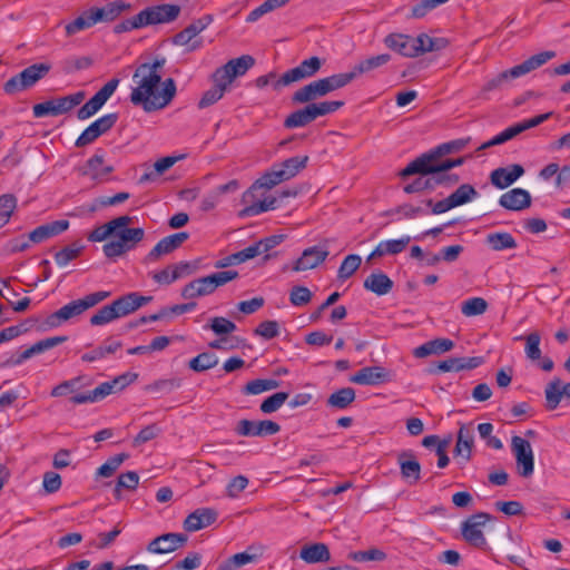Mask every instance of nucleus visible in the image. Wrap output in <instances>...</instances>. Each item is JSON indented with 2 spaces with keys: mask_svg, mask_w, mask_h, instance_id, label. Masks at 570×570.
<instances>
[{
  "mask_svg": "<svg viewBox=\"0 0 570 570\" xmlns=\"http://www.w3.org/2000/svg\"><path fill=\"white\" fill-rule=\"evenodd\" d=\"M165 63L164 57L156 58L154 62L140 63L132 75L136 87L131 90L130 102L140 106L146 112L164 109L176 95L177 88L173 78L161 82L160 71Z\"/></svg>",
  "mask_w": 570,
  "mask_h": 570,
  "instance_id": "1",
  "label": "nucleus"
},
{
  "mask_svg": "<svg viewBox=\"0 0 570 570\" xmlns=\"http://www.w3.org/2000/svg\"><path fill=\"white\" fill-rule=\"evenodd\" d=\"M111 295L108 291H98L90 293L82 298L75 299L60 307L58 311L47 316L45 325L49 328H56L63 323L79 317L89 308L95 307Z\"/></svg>",
  "mask_w": 570,
  "mask_h": 570,
  "instance_id": "2",
  "label": "nucleus"
},
{
  "mask_svg": "<svg viewBox=\"0 0 570 570\" xmlns=\"http://www.w3.org/2000/svg\"><path fill=\"white\" fill-rule=\"evenodd\" d=\"M554 57H556V52L551 51V50L542 51L537 55H533L530 58H528L527 60H524L523 62H521L520 65H517L508 70H504V71L500 72L499 75H497L495 77H493L492 79L488 80L484 83L482 91L488 92V91L501 89L502 86L504 83H507L509 80L519 78L521 76H524V75L540 68L541 66H543L544 63H547L549 60H551Z\"/></svg>",
  "mask_w": 570,
  "mask_h": 570,
  "instance_id": "3",
  "label": "nucleus"
},
{
  "mask_svg": "<svg viewBox=\"0 0 570 570\" xmlns=\"http://www.w3.org/2000/svg\"><path fill=\"white\" fill-rule=\"evenodd\" d=\"M345 102L343 100H332L305 105L303 108H299L291 112L284 119L283 126L286 129L305 127L315 121L318 117H323L335 112L336 110L342 108Z\"/></svg>",
  "mask_w": 570,
  "mask_h": 570,
  "instance_id": "4",
  "label": "nucleus"
},
{
  "mask_svg": "<svg viewBox=\"0 0 570 570\" xmlns=\"http://www.w3.org/2000/svg\"><path fill=\"white\" fill-rule=\"evenodd\" d=\"M116 239L107 242L102 246V252L108 258H116L125 255L137 247L145 238V230L141 227H118L114 233Z\"/></svg>",
  "mask_w": 570,
  "mask_h": 570,
  "instance_id": "5",
  "label": "nucleus"
},
{
  "mask_svg": "<svg viewBox=\"0 0 570 570\" xmlns=\"http://www.w3.org/2000/svg\"><path fill=\"white\" fill-rule=\"evenodd\" d=\"M51 70V65L47 62L33 63L24 68L21 72L14 75L3 83V91L7 95L32 88L39 80L43 79Z\"/></svg>",
  "mask_w": 570,
  "mask_h": 570,
  "instance_id": "6",
  "label": "nucleus"
},
{
  "mask_svg": "<svg viewBox=\"0 0 570 570\" xmlns=\"http://www.w3.org/2000/svg\"><path fill=\"white\" fill-rule=\"evenodd\" d=\"M85 91H78L68 96L50 99L32 107V112L36 118L46 116H59L69 112L75 107L80 105L85 99Z\"/></svg>",
  "mask_w": 570,
  "mask_h": 570,
  "instance_id": "7",
  "label": "nucleus"
},
{
  "mask_svg": "<svg viewBox=\"0 0 570 570\" xmlns=\"http://www.w3.org/2000/svg\"><path fill=\"white\" fill-rule=\"evenodd\" d=\"M495 520L493 515L487 512H478L469 517L461 524L463 539L470 546L487 551L489 549L487 539L481 530L488 521Z\"/></svg>",
  "mask_w": 570,
  "mask_h": 570,
  "instance_id": "8",
  "label": "nucleus"
},
{
  "mask_svg": "<svg viewBox=\"0 0 570 570\" xmlns=\"http://www.w3.org/2000/svg\"><path fill=\"white\" fill-rule=\"evenodd\" d=\"M422 160L423 157H416L414 160L409 163L407 166L403 168L399 175L402 178H406L412 175L430 176L433 189H435L436 186L451 188L459 183L460 176L458 174L450 173V170L448 169L431 171L425 170L424 168H422V166H420V163Z\"/></svg>",
  "mask_w": 570,
  "mask_h": 570,
  "instance_id": "9",
  "label": "nucleus"
},
{
  "mask_svg": "<svg viewBox=\"0 0 570 570\" xmlns=\"http://www.w3.org/2000/svg\"><path fill=\"white\" fill-rule=\"evenodd\" d=\"M323 62L324 60L316 56L303 60L297 67L285 71L275 81L274 89L278 90L282 87L314 77L322 68Z\"/></svg>",
  "mask_w": 570,
  "mask_h": 570,
  "instance_id": "10",
  "label": "nucleus"
},
{
  "mask_svg": "<svg viewBox=\"0 0 570 570\" xmlns=\"http://www.w3.org/2000/svg\"><path fill=\"white\" fill-rule=\"evenodd\" d=\"M255 59L249 55H243L238 58L230 59L224 66L217 68L213 73V81L226 82L228 86L237 77L244 76L253 66Z\"/></svg>",
  "mask_w": 570,
  "mask_h": 570,
  "instance_id": "11",
  "label": "nucleus"
},
{
  "mask_svg": "<svg viewBox=\"0 0 570 570\" xmlns=\"http://www.w3.org/2000/svg\"><path fill=\"white\" fill-rule=\"evenodd\" d=\"M120 80L118 78L110 79L104 85L86 104H83L77 111V118L85 120L96 115L107 100L116 91Z\"/></svg>",
  "mask_w": 570,
  "mask_h": 570,
  "instance_id": "12",
  "label": "nucleus"
},
{
  "mask_svg": "<svg viewBox=\"0 0 570 570\" xmlns=\"http://www.w3.org/2000/svg\"><path fill=\"white\" fill-rule=\"evenodd\" d=\"M119 115L110 112L90 124L77 138L75 145L78 148L92 144L100 136L107 134L118 121Z\"/></svg>",
  "mask_w": 570,
  "mask_h": 570,
  "instance_id": "13",
  "label": "nucleus"
},
{
  "mask_svg": "<svg viewBox=\"0 0 570 570\" xmlns=\"http://www.w3.org/2000/svg\"><path fill=\"white\" fill-rule=\"evenodd\" d=\"M511 449L515 456L518 472L523 478L532 475L534 470V458L531 444L521 436H513Z\"/></svg>",
  "mask_w": 570,
  "mask_h": 570,
  "instance_id": "14",
  "label": "nucleus"
},
{
  "mask_svg": "<svg viewBox=\"0 0 570 570\" xmlns=\"http://www.w3.org/2000/svg\"><path fill=\"white\" fill-rule=\"evenodd\" d=\"M212 21L213 17L210 14H205L202 18L194 20L185 29L173 37V43L176 46H189V51L198 49L202 42L197 40L191 42V40L196 38V36H198L203 30H205L212 23Z\"/></svg>",
  "mask_w": 570,
  "mask_h": 570,
  "instance_id": "15",
  "label": "nucleus"
},
{
  "mask_svg": "<svg viewBox=\"0 0 570 570\" xmlns=\"http://www.w3.org/2000/svg\"><path fill=\"white\" fill-rule=\"evenodd\" d=\"M234 431L239 436H268L278 433L281 425L271 420L250 421L243 419L238 421Z\"/></svg>",
  "mask_w": 570,
  "mask_h": 570,
  "instance_id": "16",
  "label": "nucleus"
},
{
  "mask_svg": "<svg viewBox=\"0 0 570 570\" xmlns=\"http://www.w3.org/2000/svg\"><path fill=\"white\" fill-rule=\"evenodd\" d=\"M180 7L174 3H164L154 7H148L141 10L144 24H159L168 23L176 20L180 13Z\"/></svg>",
  "mask_w": 570,
  "mask_h": 570,
  "instance_id": "17",
  "label": "nucleus"
},
{
  "mask_svg": "<svg viewBox=\"0 0 570 570\" xmlns=\"http://www.w3.org/2000/svg\"><path fill=\"white\" fill-rule=\"evenodd\" d=\"M484 363V358L482 356H472V357H450L448 360L439 361L434 363L430 368L429 373L438 374L445 372H460V371H470L479 367Z\"/></svg>",
  "mask_w": 570,
  "mask_h": 570,
  "instance_id": "18",
  "label": "nucleus"
},
{
  "mask_svg": "<svg viewBox=\"0 0 570 570\" xmlns=\"http://www.w3.org/2000/svg\"><path fill=\"white\" fill-rule=\"evenodd\" d=\"M188 238L189 234L187 232H178L161 238L146 255L145 262H157L161 256L171 254L178 249Z\"/></svg>",
  "mask_w": 570,
  "mask_h": 570,
  "instance_id": "19",
  "label": "nucleus"
},
{
  "mask_svg": "<svg viewBox=\"0 0 570 570\" xmlns=\"http://www.w3.org/2000/svg\"><path fill=\"white\" fill-rule=\"evenodd\" d=\"M188 541L185 533L168 532L156 537L147 546V551L155 554L174 552L184 547Z\"/></svg>",
  "mask_w": 570,
  "mask_h": 570,
  "instance_id": "20",
  "label": "nucleus"
},
{
  "mask_svg": "<svg viewBox=\"0 0 570 570\" xmlns=\"http://www.w3.org/2000/svg\"><path fill=\"white\" fill-rule=\"evenodd\" d=\"M330 252L326 246L315 245L305 248L302 255L293 263V272H305L316 268L325 262Z\"/></svg>",
  "mask_w": 570,
  "mask_h": 570,
  "instance_id": "21",
  "label": "nucleus"
},
{
  "mask_svg": "<svg viewBox=\"0 0 570 570\" xmlns=\"http://www.w3.org/2000/svg\"><path fill=\"white\" fill-rule=\"evenodd\" d=\"M470 141L471 137H466L441 144L420 156L423 157V160L420 163V166L425 167L431 164L438 163L442 160L441 158L443 156L462 150Z\"/></svg>",
  "mask_w": 570,
  "mask_h": 570,
  "instance_id": "22",
  "label": "nucleus"
},
{
  "mask_svg": "<svg viewBox=\"0 0 570 570\" xmlns=\"http://www.w3.org/2000/svg\"><path fill=\"white\" fill-rule=\"evenodd\" d=\"M401 476L410 484H416L421 479V464L411 450L401 451L397 454Z\"/></svg>",
  "mask_w": 570,
  "mask_h": 570,
  "instance_id": "23",
  "label": "nucleus"
},
{
  "mask_svg": "<svg viewBox=\"0 0 570 570\" xmlns=\"http://www.w3.org/2000/svg\"><path fill=\"white\" fill-rule=\"evenodd\" d=\"M384 45L403 57H417L416 37L404 33H390L384 40Z\"/></svg>",
  "mask_w": 570,
  "mask_h": 570,
  "instance_id": "24",
  "label": "nucleus"
},
{
  "mask_svg": "<svg viewBox=\"0 0 570 570\" xmlns=\"http://www.w3.org/2000/svg\"><path fill=\"white\" fill-rule=\"evenodd\" d=\"M390 381V372L383 366H365L350 377L360 385H379Z\"/></svg>",
  "mask_w": 570,
  "mask_h": 570,
  "instance_id": "25",
  "label": "nucleus"
},
{
  "mask_svg": "<svg viewBox=\"0 0 570 570\" xmlns=\"http://www.w3.org/2000/svg\"><path fill=\"white\" fill-rule=\"evenodd\" d=\"M324 80H314L298 88L291 98L293 105H308L327 95Z\"/></svg>",
  "mask_w": 570,
  "mask_h": 570,
  "instance_id": "26",
  "label": "nucleus"
},
{
  "mask_svg": "<svg viewBox=\"0 0 570 570\" xmlns=\"http://www.w3.org/2000/svg\"><path fill=\"white\" fill-rule=\"evenodd\" d=\"M127 316L122 301L119 298L115 299L111 304L105 305L99 308L91 317V326H102L115 320Z\"/></svg>",
  "mask_w": 570,
  "mask_h": 570,
  "instance_id": "27",
  "label": "nucleus"
},
{
  "mask_svg": "<svg viewBox=\"0 0 570 570\" xmlns=\"http://www.w3.org/2000/svg\"><path fill=\"white\" fill-rule=\"evenodd\" d=\"M218 513L212 508H200L187 515L184 521V529L195 532L212 525L217 520Z\"/></svg>",
  "mask_w": 570,
  "mask_h": 570,
  "instance_id": "28",
  "label": "nucleus"
},
{
  "mask_svg": "<svg viewBox=\"0 0 570 570\" xmlns=\"http://www.w3.org/2000/svg\"><path fill=\"white\" fill-rule=\"evenodd\" d=\"M524 174V168L519 164L510 165L509 167H500L494 169L490 175V180L493 186L499 189H504L512 185Z\"/></svg>",
  "mask_w": 570,
  "mask_h": 570,
  "instance_id": "29",
  "label": "nucleus"
},
{
  "mask_svg": "<svg viewBox=\"0 0 570 570\" xmlns=\"http://www.w3.org/2000/svg\"><path fill=\"white\" fill-rule=\"evenodd\" d=\"M499 204L508 210L520 212L531 206V195L525 189L513 188L501 195Z\"/></svg>",
  "mask_w": 570,
  "mask_h": 570,
  "instance_id": "30",
  "label": "nucleus"
},
{
  "mask_svg": "<svg viewBox=\"0 0 570 570\" xmlns=\"http://www.w3.org/2000/svg\"><path fill=\"white\" fill-rule=\"evenodd\" d=\"M69 227V222L66 219L55 220L51 223H47L38 226L32 232L29 233L28 238L31 243L39 244L51 237H55Z\"/></svg>",
  "mask_w": 570,
  "mask_h": 570,
  "instance_id": "31",
  "label": "nucleus"
},
{
  "mask_svg": "<svg viewBox=\"0 0 570 570\" xmlns=\"http://www.w3.org/2000/svg\"><path fill=\"white\" fill-rule=\"evenodd\" d=\"M286 177L283 174L282 168L278 164H274L269 171H266L261 178H258L253 186L244 194L243 199L247 202V198L254 197L253 190L256 188L272 189L276 185L286 181Z\"/></svg>",
  "mask_w": 570,
  "mask_h": 570,
  "instance_id": "32",
  "label": "nucleus"
},
{
  "mask_svg": "<svg viewBox=\"0 0 570 570\" xmlns=\"http://www.w3.org/2000/svg\"><path fill=\"white\" fill-rule=\"evenodd\" d=\"M134 220V217L129 215H122L119 217H116L108 223L96 227L89 235L88 240L90 242H104L109 237H114L115 230H117L118 227H124L125 225H130Z\"/></svg>",
  "mask_w": 570,
  "mask_h": 570,
  "instance_id": "33",
  "label": "nucleus"
},
{
  "mask_svg": "<svg viewBox=\"0 0 570 570\" xmlns=\"http://www.w3.org/2000/svg\"><path fill=\"white\" fill-rule=\"evenodd\" d=\"M299 558L309 564L328 562L331 560V552L327 544L316 542L303 546L299 551Z\"/></svg>",
  "mask_w": 570,
  "mask_h": 570,
  "instance_id": "34",
  "label": "nucleus"
},
{
  "mask_svg": "<svg viewBox=\"0 0 570 570\" xmlns=\"http://www.w3.org/2000/svg\"><path fill=\"white\" fill-rule=\"evenodd\" d=\"M393 281L383 272L377 271L368 275L364 281V288L376 294L377 296H383L389 294L393 288Z\"/></svg>",
  "mask_w": 570,
  "mask_h": 570,
  "instance_id": "35",
  "label": "nucleus"
},
{
  "mask_svg": "<svg viewBox=\"0 0 570 570\" xmlns=\"http://www.w3.org/2000/svg\"><path fill=\"white\" fill-rule=\"evenodd\" d=\"M474 443L473 431L462 425L458 432V440L454 448V455L461 456L463 462L466 463L471 460L472 446Z\"/></svg>",
  "mask_w": 570,
  "mask_h": 570,
  "instance_id": "36",
  "label": "nucleus"
},
{
  "mask_svg": "<svg viewBox=\"0 0 570 570\" xmlns=\"http://www.w3.org/2000/svg\"><path fill=\"white\" fill-rule=\"evenodd\" d=\"M213 293L214 291L209 279H207V276H204L187 283L181 288L180 295L184 299H195L197 297L207 296Z\"/></svg>",
  "mask_w": 570,
  "mask_h": 570,
  "instance_id": "37",
  "label": "nucleus"
},
{
  "mask_svg": "<svg viewBox=\"0 0 570 570\" xmlns=\"http://www.w3.org/2000/svg\"><path fill=\"white\" fill-rule=\"evenodd\" d=\"M391 60L390 53H381L377 56L368 57L366 59L357 62L353 68L352 72L354 73L355 79L362 75H367L373 70L386 65Z\"/></svg>",
  "mask_w": 570,
  "mask_h": 570,
  "instance_id": "38",
  "label": "nucleus"
},
{
  "mask_svg": "<svg viewBox=\"0 0 570 570\" xmlns=\"http://www.w3.org/2000/svg\"><path fill=\"white\" fill-rule=\"evenodd\" d=\"M130 6L122 0H117L114 2L108 3L107 6L102 8H91L92 13L95 16V19L97 22L99 21H112L115 20L120 13L128 9Z\"/></svg>",
  "mask_w": 570,
  "mask_h": 570,
  "instance_id": "39",
  "label": "nucleus"
},
{
  "mask_svg": "<svg viewBox=\"0 0 570 570\" xmlns=\"http://www.w3.org/2000/svg\"><path fill=\"white\" fill-rule=\"evenodd\" d=\"M355 390L352 387H342L332 393L326 400V405L333 409L344 410L355 401Z\"/></svg>",
  "mask_w": 570,
  "mask_h": 570,
  "instance_id": "40",
  "label": "nucleus"
},
{
  "mask_svg": "<svg viewBox=\"0 0 570 570\" xmlns=\"http://www.w3.org/2000/svg\"><path fill=\"white\" fill-rule=\"evenodd\" d=\"M485 243L492 250L501 252L504 249H512L518 246L514 237L507 232L490 233L485 237Z\"/></svg>",
  "mask_w": 570,
  "mask_h": 570,
  "instance_id": "41",
  "label": "nucleus"
},
{
  "mask_svg": "<svg viewBox=\"0 0 570 570\" xmlns=\"http://www.w3.org/2000/svg\"><path fill=\"white\" fill-rule=\"evenodd\" d=\"M121 346H122L121 342L108 338L100 346L96 347L95 350H92L88 353H85L81 356V360L83 362H95L97 360H101V358L106 357L108 354H114Z\"/></svg>",
  "mask_w": 570,
  "mask_h": 570,
  "instance_id": "42",
  "label": "nucleus"
},
{
  "mask_svg": "<svg viewBox=\"0 0 570 570\" xmlns=\"http://www.w3.org/2000/svg\"><path fill=\"white\" fill-rule=\"evenodd\" d=\"M448 46V40L444 38H432L426 33H421L416 37V51L417 56L425 52L439 51Z\"/></svg>",
  "mask_w": 570,
  "mask_h": 570,
  "instance_id": "43",
  "label": "nucleus"
},
{
  "mask_svg": "<svg viewBox=\"0 0 570 570\" xmlns=\"http://www.w3.org/2000/svg\"><path fill=\"white\" fill-rule=\"evenodd\" d=\"M562 391V381L559 377H554L551 382H549L544 390L546 395V407L550 411L556 410L560 402L562 401L563 393Z\"/></svg>",
  "mask_w": 570,
  "mask_h": 570,
  "instance_id": "44",
  "label": "nucleus"
},
{
  "mask_svg": "<svg viewBox=\"0 0 570 570\" xmlns=\"http://www.w3.org/2000/svg\"><path fill=\"white\" fill-rule=\"evenodd\" d=\"M281 385V382L273 379H256L249 381L246 385L243 386L242 393L244 395H257L266 391H272L277 389Z\"/></svg>",
  "mask_w": 570,
  "mask_h": 570,
  "instance_id": "45",
  "label": "nucleus"
},
{
  "mask_svg": "<svg viewBox=\"0 0 570 570\" xmlns=\"http://www.w3.org/2000/svg\"><path fill=\"white\" fill-rule=\"evenodd\" d=\"M308 156H294L291 158L285 159L284 161L279 163V167L283 170V174L285 175L286 179L289 180L291 178L295 177L299 171H302L304 168H306L308 163Z\"/></svg>",
  "mask_w": 570,
  "mask_h": 570,
  "instance_id": "46",
  "label": "nucleus"
},
{
  "mask_svg": "<svg viewBox=\"0 0 570 570\" xmlns=\"http://www.w3.org/2000/svg\"><path fill=\"white\" fill-rule=\"evenodd\" d=\"M214 87L204 92L202 99L198 102L200 109L207 108L218 100H220L227 90L228 85L222 81H214Z\"/></svg>",
  "mask_w": 570,
  "mask_h": 570,
  "instance_id": "47",
  "label": "nucleus"
},
{
  "mask_svg": "<svg viewBox=\"0 0 570 570\" xmlns=\"http://www.w3.org/2000/svg\"><path fill=\"white\" fill-rule=\"evenodd\" d=\"M324 80V86L326 89L327 95L332 91L338 90L348 83H351L353 80H355L354 73L351 71L348 72H341V73H334L328 77L322 78Z\"/></svg>",
  "mask_w": 570,
  "mask_h": 570,
  "instance_id": "48",
  "label": "nucleus"
},
{
  "mask_svg": "<svg viewBox=\"0 0 570 570\" xmlns=\"http://www.w3.org/2000/svg\"><path fill=\"white\" fill-rule=\"evenodd\" d=\"M478 196L476 189L470 184L460 185L450 196L453 207L462 206Z\"/></svg>",
  "mask_w": 570,
  "mask_h": 570,
  "instance_id": "49",
  "label": "nucleus"
},
{
  "mask_svg": "<svg viewBox=\"0 0 570 570\" xmlns=\"http://www.w3.org/2000/svg\"><path fill=\"white\" fill-rule=\"evenodd\" d=\"M218 364V357L210 352H203L188 362V367L195 372H204Z\"/></svg>",
  "mask_w": 570,
  "mask_h": 570,
  "instance_id": "50",
  "label": "nucleus"
},
{
  "mask_svg": "<svg viewBox=\"0 0 570 570\" xmlns=\"http://www.w3.org/2000/svg\"><path fill=\"white\" fill-rule=\"evenodd\" d=\"M95 23H97L95 16L92 13V10H88L83 12L81 16L76 18L73 21L69 22L66 26V33L67 36H73L75 33L88 29L92 27Z\"/></svg>",
  "mask_w": 570,
  "mask_h": 570,
  "instance_id": "51",
  "label": "nucleus"
},
{
  "mask_svg": "<svg viewBox=\"0 0 570 570\" xmlns=\"http://www.w3.org/2000/svg\"><path fill=\"white\" fill-rule=\"evenodd\" d=\"M17 207V197L13 194L0 196V228L6 226Z\"/></svg>",
  "mask_w": 570,
  "mask_h": 570,
  "instance_id": "52",
  "label": "nucleus"
},
{
  "mask_svg": "<svg viewBox=\"0 0 570 570\" xmlns=\"http://www.w3.org/2000/svg\"><path fill=\"white\" fill-rule=\"evenodd\" d=\"M139 483V475L134 471L121 473L118 479L114 493L117 500L121 499V489L135 490Z\"/></svg>",
  "mask_w": 570,
  "mask_h": 570,
  "instance_id": "53",
  "label": "nucleus"
},
{
  "mask_svg": "<svg viewBox=\"0 0 570 570\" xmlns=\"http://www.w3.org/2000/svg\"><path fill=\"white\" fill-rule=\"evenodd\" d=\"M205 330H212L216 335H227L236 331L237 326L230 320L223 316L210 318L209 323L204 326Z\"/></svg>",
  "mask_w": 570,
  "mask_h": 570,
  "instance_id": "54",
  "label": "nucleus"
},
{
  "mask_svg": "<svg viewBox=\"0 0 570 570\" xmlns=\"http://www.w3.org/2000/svg\"><path fill=\"white\" fill-rule=\"evenodd\" d=\"M277 197H268L262 202L254 203L240 210V216H256L277 207Z\"/></svg>",
  "mask_w": 570,
  "mask_h": 570,
  "instance_id": "55",
  "label": "nucleus"
},
{
  "mask_svg": "<svg viewBox=\"0 0 570 570\" xmlns=\"http://www.w3.org/2000/svg\"><path fill=\"white\" fill-rule=\"evenodd\" d=\"M488 302L482 297H473L464 301L461 305V312L464 316H478L485 313Z\"/></svg>",
  "mask_w": 570,
  "mask_h": 570,
  "instance_id": "56",
  "label": "nucleus"
},
{
  "mask_svg": "<svg viewBox=\"0 0 570 570\" xmlns=\"http://www.w3.org/2000/svg\"><path fill=\"white\" fill-rule=\"evenodd\" d=\"M361 263H362V258L360 255H357V254L347 255L343 259V262L337 271V277L340 279L350 278L358 269Z\"/></svg>",
  "mask_w": 570,
  "mask_h": 570,
  "instance_id": "57",
  "label": "nucleus"
},
{
  "mask_svg": "<svg viewBox=\"0 0 570 570\" xmlns=\"http://www.w3.org/2000/svg\"><path fill=\"white\" fill-rule=\"evenodd\" d=\"M180 385H181V380L178 377L163 379V380L155 381L151 384H148L146 386V390L148 392L159 393V394L164 395V394L171 393L174 390L180 387Z\"/></svg>",
  "mask_w": 570,
  "mask_h": 570,
  "instance_id": "58",
  "label": "nucleus"
},
{
  "mask_svg": "<svg viewBox=\"0 0 570 570\" xmlns=\"http://www.w3.org/2000/svg\"><path fill=\"white\" fill-rule=\"evenodd\" d=\"M120 299L122 301L127 315H129L130 313L137 311L142 305L148 304L153 299V297L142 296L137 292H132L120 296Z\"/></svg>",
  "mask_w": 570,
  "mask_h": 570,
  "instance_id": "59",
  "label": "nucleus"
},
{
  "mask_svg": "<svg viewBox=\"0 0 570 570\" xmlns=\"http://www.w3.org/2000/svg\"><path fill=\"white\" fill-rule=\"evenodd\" d=\"M129 458L127 453H119L109 458L97 470V475L102 478L111 476L116 470Z\"/></svg>",
  "mask_w": 570,
  "mask_h": 570,
  "instance_id": "60",
  "label": "nucleus"
},
{
  "mask_svg": "<svg viewBox=\"0 0 570 570\" xmlns=\"http://www.w3.org/2000/svg\"><path fill=\"white\" fill-rule=\"evenodd\" d=\"M288 397L289 394L287 392H277L265 399L261 403L259 410L265 414L276 412L288 400Z\"/></svg>",
  "mask_w": 570,
  "mask_h": 570,
  "instance_id": "61",
  "label": "nucleus"
},
{
  "mask_svg": "<svg viewBox=\"0 0 570 570\" xmlns=\"http://www.w3.org/2000/svg\"><path fill=\"white\" fill-rule=\"evenodd\" d=\"M82 249H83L82 245L73 243L71 245L63 247L61 250L57 252L55 255V261L59 266H65L69 262L76 259L80 255Z\"/></svg>",
  "mask_w": 570,
  "mask_h": 570,
  "instance_id": "62",
  "label": "nucleus"
},
{
  "mask_svg": "<svg viewBox=\"0 0 570 570\" xmlns=\"http://www.w3.org/2000/svg\"><path fill=\"white\" fill-rule=\"evenodd\" d=\"M285 3L283 0H266L261 6L255 8L249 12V14L246 18L247 22H255L259 18H262L264 14L283 7Z\"/></svg>",
  "mask_w": 570,
  "mask_h": 570,
  "instance_id": "63",
  "label": "nucleus"
},
{
  "mask_svg": "<svg viewBox=\"0 0 570 570\" xmlns=\"http://www.w3.org/2000/svg\"><path fill=\"white\" fill-rule=\"evenodd\" d=\"M81 381H82L81 376L73 377L68 381H63L60 384L56 385L51 390L50 395L53 397H60V396H65L69 393H73L82 387Z\"/></svg>",
  "mask_w": 570,
  "mask_h": 570,
  "instance_id": "64",
  "label": "nucleus"
}]
</instances>
